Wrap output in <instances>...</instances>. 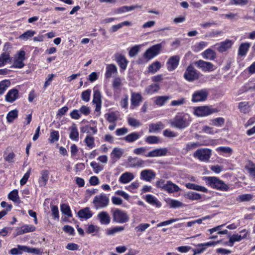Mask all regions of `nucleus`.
I'll return each instance as SVG.
<instances>
[{"mask_svg": "<svg viewBox=\"0 0 255 255\" xmlns=\"http://www.w3.org/2000/svg\"><path fill=\"white\" fill-rule=\"evenodd\" d=\"M35 230V227L31 225H23L16 229V236L20 235L28 232H33Z\"/></svg>", "mask_w": 255, "mask_h": 255, "instance_id": "18", "label": "nucleus"}, {"mask_svg": "<svg viewBox=\"0 0 255 255\" xmlns=\"http://www.w3.org/2000/svg\"><path fill=\"white\" fill-rule=\"evenodd\" d=\"M99 231V228L97 226L90 225L87 228L86 231L88 234L95 235Z\"/></svg>", "mask_w": 255, "mask_h": 255, "instance_id": "53", "label": "nucleus"}, {"mask_svg": "<svg viewBox=\"0 0 255 255\" xmlns=\"http://www.w3.org/2000/svg\"><path fill=\"white\" fill-rule=\"evenodd\" d=\"M239 108L242 113H247L249 111L250 106L248 102H241L239 105Z\"/></svg>", "mask_w": 255, "mask_h": 255, "instance_id": "49", "label": "nucleus"}, {"mask_svg": "<svg viewBox=\"0 0 255 255\" xmlns=\"http://www.w3.org/2000/svg\"><path fill=\"white\" fill-rule=\"evenodd\" d=\"M161 67V64L158 61H155L150 65L148 67V72L154 73L157 72Z\"/></svg>", "mask_w": 255, "mask_h": 255, "instance_id": "39", "label": "nucleus"}, {"mask_svg": "<svg viewBox=\"0 0 255 255\" xmlns=\"http://www.w3.org/2000/svg\"><path fill=\"white\" fill-rule=\"evenodd\" d=\"M140 136L139 133L133 132L128 134L124 137V139L128 142H131L138 139Z\"/></svg>", "mask_w": 255, "mask_h": 255, "instance_id": "34", "label": "nucleus"}, {"mask_svg": "<svg viewBox=\"0 0 255 255\" xmlns=\"http://www.w3.org/2000/svg\"><path fill=\"white\" fill-rule=\"evenodd\" d=\"M212 125L217 127H221L223 126L225 123V120L223 118H218L211 120Z\"/></svg>", "mask_w": 255, "mask_h": 255, "instance_id": "52", "label": "nucleus"}, {"mask_svg": "<svg viewBox=\"0 0 255 255\" xmlns=\"http://www.w3.org/2000/svg\"><path fill=\"white\" fill-rule=\"evenodd\" d=\"M122 86V80L119 77L114 79L113 83V87L115 89H119Z\"/></svg>", "mask_w": 255, "mask_h": 255, "instance_id": "61", "label": "nucleus"}, {"mask_svg": "<svg viewBox=\"0 0 255 255\" xmlns=\"http://www.w3.org/2000/svg\"><path fill=\"white\" fill-rule=\"evenodd\" d=\"M251 46L249 43L245 42L242 43L239 46L238 50V54L240 56H245L249 50V49Z\"/></svg>", "mask_w": 255, "mask_h": 255, "instance_id": "26", "label": "nucleus"}, {"mask_svg": "<svg viewBox=\"0 0 255 255\" xmlns=\"http://www.w3.org/2000/svg\"><path fill=\"white\" fill-rule=\"evenodd\" d=\"M134 178L133 174L129 172H126L123 173L119 178L121 183L126 184L129 183Z\"/></svg>", "mask_w": 255, "mask_h": 255, "instance_id": "20", "label": "nucleus"}, {"mask_svg": "<svg viewBox=\"0 0 255 255\" xmlns=\"http://www.w3.org/2000/svg\"><path fill=\"white\" fill-rule=\"evenodd\" d=\"M35 34V31L30 30H27L20 35L19 38L23 40H27L29 38L32 37Z\"/></svg>", "mask_w": 255, "mask_h": 255, "instance_id": "48", "label": "nucleus"}, {"mask_svg": "<svg viewBox=\"0 0 255 255\" xmlns=\"http://www.w3.org/2000/svg\"><path fill=\"white\" fill-rule=\"evenodd\" d=\"M211 155V150L208 148H204L197 149L193 154L195 158L204 162L209 160Z\"/></svg>", "mask_w": 255, "mask_h": 255, "instance_id": "6", "label": "nucleus"}, {"mask_svg": "<svg viewBox=\"0 0 255 255\" xmlns=\"http://www.w3.org/2000/svg\"><path fill=\"white\" fill-rule=\"evenodd\" d=\"M241 233H245L243 236L238 234H234L232 235L229 240V242L232 244L235 242H239L243 239H245L247 237L248 232L246 230H243L241 231Z\"/></svg>", "mask_w": 255, "mask_h": 255, "instance_id": "25", "label": "nucleus"}, {"mask_svg": "<svg viewBox=\"0 0 255 255\" xmlns=\"http://www.w3.org/2000/svg\"><path fill=\"white\" fill-rule=\"evenodd\" d=\"M201 145V144H200L199 142L188 143L186 144V146L183 148V150H184L187 152L196 148Z\"/></svg>", "mask_w": 255, "mask_h": 255, "instance_id": "43", "label": "nucleus"}, {"mask_svg": "<svg viewBox=\"0 0 255 255\" xmlns=\"http://www.w3.org/2000/svg\"><path fill=\"white\" fill-rule=\"evenodd\" d=\"M21 247H24V246L18 245L16 248H13L11 249L9 253L11 255H21L24 252Z\"/></svg>", "mask_w": 255, "mask_h": 255, "instance_id": "51", "label": "nucleus"}, {"mask_svg": "<svg viewBox=\"0 0 255 255\" xmlns=\"http://www.w3.org/2000/svg\"><path fill=\"white\" fill-rule=\"evenodd\" d=\"M167 150L165 148H157L148 152L146 155V157H157L164 156L166 154Z\"/></svg>", "mask_w": 255, "mask_h": 255, "instance_id": "15", "label": "nucleus"}, {"mask_svg": "<svg viewBox=\"0 0 255 255\" xmlns=\"http://www.w3.org/2000/svg\"><path fill=\"white\" fill-rule=\"evenodd\" d=\"M145 199L146 201L150 204L155 206L156 207H160L161 203L158 200L152 195H147Z\"/></svg>", "mask_w": 255, "mask_h": 255, "instance_id": "27", "label": "nucleus"}, {"mask_svg": "<svg viewBox=\"0 0 255 255\" xmlns=\"http://www.w3.org/2000/svg\"><path fill=\"white\" fill-rule=\"evenodd\" d=\"M180 190V188L175 184L172 183L171 181L166 182V187L165 191L168 193H174L178 192Z\"/></svg>", "mask_w": 255, "mask_h": 255, "instance_id": "24", "label": "nucleus"}, {"mask_svg": "<svg viewBox=\"0 0 255 255\" xmlns=\"http://www.w3.org/2000/svg\"><path fill=\"white\" fill-rule=\"evenodd\" d=\"M246 168L250 174L255 177V165L253 163H249L246 166Z\"/></svg>", "mask_w": 255, "mask_h": 255, "instance_id": "55", "label": "nucleus"}, {"mask_svg": "<svg viewBox=\"0 0 255 255\" xmlns=\"http://www.w3.org/2000/svg\"><path fill=\"white\" fill-rule=\"evenodd\" d=\"M170 98L169 96H158L156 98L154 103L157 106H162L168 100L170 99Z\"/></svg>", "mask_w": 255, "mask_h": 255, "instance_id": "32", "label": "nucleus"}, {"mask_svg": "<svg viewBox=\"0 0 255 255\" xmlns=\"http://www.w3.org/2000/svg\"><path fill=\"white\" fill-rule=\"evenodd\" d=\"M116 61L121 69L125 70L127 68L128 61L124 56L122 55H117Z\"/></svg>", "mask_w": 255, "mask_h": 255, "instance_id": "22", "label": "nucleus"}, {"mask_svg": "<svg viewBox=\"0 0 255 255\" xmlns=\"http://www.w3.org/2000/svg\"><path fill=\"white\" fill-rule=\"evenodd\" d=\"M161 48V44H158L148 49L144 54V57L147 60H150L157 55Z\"/></svg>", "mask_w": 255, "mask_h": 255, "instance_id": "8", "label": "nucleus"}, {"mask_svg": "<svg viewBox=\"0 0 255 255\" xmlns=\"http://www.w3.org/2000/svg\"><path fill=\"white\" fill-rule=\"evenodd\" d=\"M59 132L57 131L51 130L49 141L50 143H54L59 139Z\"/></svg>", "mask_w": 255, "mask_h": 255, "instance_id": "50", "label": "nucleus"}, {"mask_svg": "<svg viewBox=\"0 0 255 255\" xmlns=\"http://www.w3.org/2000/svg\"><path fill=\"white\" fill-rule=\"evenodd\" d=\"M155 175V173L150 169H144L140 172V178L147 182L154 179Z\"/></svg>", "mask_w": 255, "mask_h": 255, "instance_id": "13", "label": "nucleus"}, {"mask_svg": "<svg viewBox=\"0 0 255 255\" xmlns=\"http://www.w3.org/2000/svg\"><path fill=\"white\" fill-rule=\"evenodd\" d=\"M206 180L210 186L217 189L227 191L229 189L228 185L216 177H207Z\"/></svg>", "mask_w": 255, "mask_h": 255, "instance_id": "1", "label": "nucleus"}, {"mask_svg": "<svg viewBox=\"0 0 255 255\" xmlns=\"http://www.w3.org/2000/svg\"><path fill=\"white\" fill-rule=\"evenodd\" d=\"M61 211L64 214L66 215L67 216L72 217V214L69 206L66 204H63L61 206Z\"/></svg>", "mask_w": 255, "mask_h": 255, "instance_id": "47", "label": "nucleus"}, {"mask_svg": "<svg viewBox=\"0 0 255 255\" xmlns=\"http://www.w3.org/2000/svg\"><path fill=\"white\" fill-rule=\"evenodd\" d=\"M113 220L114 222L118 223L123 224L127 223L129 220V216L124 211L119 209H116L113 211Z\"/></svg>", "mask_w": 255, "mask_h": 255, "instance_id": "4", "label": "nucleus"}, {"mask_svg": "<svg viewBox=\"0 0 255 255\" xmlns=\"http://www.w3.org/2000/svg\"><path fill=\"white\" fill-rule=\"evenodd\" d=\"M167 203L171 208H176L183 206L182 202L176 200L169 199Z\"/></svg>", "mask_w": 255, "mask_h": 255, "instance_id": "36", "label": "nucleus"}, {"mask_svg": "<svg viewBox=\"0 0 255 255\" xmlns=\"http://www.w3.org/2000/svg\"><path fill=\"white\" fill-rule=\"evenodd\" d=\"M208 96V92L205 89H203L195 92L193 95L192 101L193 102H198L205 101Z\"/></svg>", "mask_w": 255, "mask_h": 255, "instance_id": "11", "label": "nucleus"}, {"mask_svg": "<svg viewBox=\"0 0 255 255\" xmlns=\"http://www.w3.org/2000/svg\"><path fill=\"white\" fill-rule=\"evenodd\" d=\"M21 248L24 252L31 253L34 254H39L40 253L39 250L36 248H30L25 246H24V247Z\"/></svg>", "mask_w": 255, "mask_h": 255, "instance_id": "54", "label": "nucleus"}, {"mask_svg": "<svg viewBox=\"0 0 255 255\" xmlns=\"http://www.w3.org/2000/svg\"><path fill=\"white\" fill-rule=\"evenodd\" d=\"M8 198L15 203H19L20 202L18 190L16 189L12 190L8 194Z\"/></svg>", "mask_w": 255, "mask_h": 255, "instance_id": "31", "label": "nucleus"}, {"mask_svg": "<svg viewBox=\"0 0 255 255\" xmlns=\"http://www.w3.org/2000/svg\"><path fill=\"white\" fill-rule=\"evenodd\" d=\"M184 196L186 198L192 200H197L201 198V196L199 194L194 192H188L185 194Z\"/></svg>", "mask_w": 255, "mask_h": 255, "instance_id": "37", "label": "nucleus"}, {"mask_svg": "<svg viewBox=\"0 0 255 255\" xmlns=\"http://www.w3.org/2000/svg\"><path fill=\"white\" fill-rule=\"evenodd\" d=\"M184 77L187 81H192L198 79L199 75L195 68L192 65H189L184 74Z\"/></svg>", "mask_w": 255, "mask_h": 255, "instance_id": "9", "label": "nucleus"}, {"mask_svg": "<svg viewBox=\"0 0 255 255\" xmlns=\"http://www.w3.org/2000/svg\"><path fill=\"white\" fill-rule=\"evenodd\" d=\"M248 2L249 0H231L230 4L244 6L247 5Z\"/></svg>", "mask_w": 255, "mask_h": 255, "instance_id": "60", "label": "nucleus"}, {"mask_svg": "<svg viewBox=\"0 0 255 255\" xmlns=\"http://www.w3.org/2000/svg\"><path fill=\"white\" fill-rule=\"evenodd\" d=\"M190 117L188 114L176 116L171 123V125L176 128H185L189 125Z\"/></svg>", "mask_w": 255, "mask_h": 255, "instance_id": "2", "label": "nucleus"}, {"mask_svg": "<svg viewBox=\"0 0 255 255\" xmlns=\"http://www.w3.org/2000/svg\"><path fill=\"white\" fill-rule=\"evenodd\" d=\"M123 153V149L120 148L116 147L112 151L111 153V156L113 158L119 159L122 156Z\"/></svg>", "mask_w": 255, "mask_h": 255, "instance_id": "41", "label": "nucleus"}, {"mask_svg": "<svg viewBox=\"0 0 255 255\" xmlns=\"http://www.w3.org/2000/svg\"><path fill=\"white\" fill-rule=\"evenodd\" d=\"M79 111L81 115L83 114L85 116L88 115L90 113V108L88 106H84V105L82 106L80 108V109Z\"/></svg>", "mask_w": 255, "mask_h": 255, "instance_id": "62", "label": "nucleus"}, {"mask_svg": "<svg viewBox=\"0 0 255 255\" xmlns=\"http://www.w3.org/2000/svg\"><path fill=\"white\" fill-rule=\"evenodd\" d=\"M10 82L9 80H5L0 82V94H2L10 86Z\"/></svg>", "mask_w": 255, "mask_h": 255, "instance_id": "44", "label": "nucleus"}, {"mask_svg": "<svg viewBox=\"0 0 255 255\" xmlns=\"http://www.w3.org/2000/svg\"><path fill=\"white\" fill-rule=\"evenodd\" d=\"M109 203V197L105 194L96 196L93 203L96 209L103 208L108 206Z\"/></svg>", "mask_w": 255, "mask_h": 255, "instance_id": "5", "label": "nucleus"}, {"mask_svg": "<svg viewBox=\"0 0 255 255\" xmlns=\"http://www.w3.org/2000/svg\"><path fill=\"white\" fill-rule=\"evenodd\" d=\"M18 91L16 89H12L8 91L5 96L6 101L12 103L17 99Z\"/></svg>", "mask_w": 255, "mask_h": 255, "instance_id": "17", "label": "nucleus"}, {"mask_svg": "<svg viewBox=\"0 0 255 255\" xmlns=\"http://www.w3.org/2000/svg\"><path fill=\"white\" fill-rule=\"evenodd\" d=\"M145 140L147 143L150 144L156 143L159 141L158 137L155 136H148L146 137Z\"/></svg>", "mask_w": 255, "mask_h": 255, "instance_id": "57", "label": "nucleus"}, {"mask_svg": "<svg viewBox=\"0 0 255 255\" xmlns=\"http://www.w3.org/2000/svg\"><path fill=\"white\" fill-rule=\"evenodd\" d=\"M91 95V90H87L83 91L81 94L82 100L86 102H88L90 100Z\"/></svg>", "mask_w": 255, "mask_h": 255, "instance_id": "56", "label": "nucleus"}, {"mask_svg": "<svg viewBox=\"0 0 255 255\" xmlns=\"http://www.w3.org/2000/svg\"><path fill=\"white\" fill-rule=\"evenodd\" d=\"M78 216L81 218L89 219L92 216V213L88 208L80 210L78 212Z\"/></svg>", "mask_w": 255, "mask_h": 255, "instance_id": "28", "label": "nucleus"}, {"mask_svg": "<svg viewBox=\"0 0 255 255\" xmlns=\"http://www.w3.org/2000/svg\"><path fill=\"white\" fill-rule=\"evenodd\" d=\"M203 57L208 60H214L216 57L215 52L211 49H208L202 53Z\"/></svg>", "mask_w": 255, "mask_h": 255, "instance_id": "30", "label": "nucleus"}, {"mask_svg": "<svg viewBox=\"0 0 255 255\" xmlns=\"http://www.w3.org/2000/svg\"><path fill=\"white\" fill-rule=\"evenodd\" d=\"M136 8H141V6L139 5H132V6H123V7L120 8L119 9H118L117 10V13H124V12H126L127 11L132 10Z\"/></svg>", "mask_w": 255, "mask_h": 255, "instance_id": "40", "label": "nucleus"}, {"mask_svg": "<svg viewBox=\"0 0 255 255\" xmlns=\"http://www.w3.org/2000/svg\"><path fill=\"white\" fill-rule=\"evenodd\" d=\"M147 149L145 147H139L134 149L133 153L136 155H143L146 156Z\"/></svg>", "mask_w": 255, "mask_h": 255, "instance_id": "59", "label": "nucleus"}, {"mask_svg": "<svg viewBox=\"0 0 255 255\" xmlns=\"http://www.w3.org/2000/svg\"><path fill=\"white\" fill-rule=\"evenodd\" d=\"M125 230L124 227L117 226L114 228H110L107 230L106 234L109 236H112L115 234L121 232Z\"/></svg>", "mask_w": 255, "mask_h": 255, "instance_id": "33", "label": "nucleus"}, {"mask_svg": "<svg viewBox=\"0 0 255 255\" xmlns=\"http://www.w3.org/2000/svg\"><path fill=\"white\" fill-rule=\"evenodd\" d=\"M117 66L113 64H109L106 67V72L105 73V77L107 78H110L112 76L117 73Z\"/></svg>", "mask_w": 255, "mask_h": 255, "instance_id": "21", "label": "nucleus"}, {"mask_svg": "<svg viewBox=\"0 0 255 255\" xmlns=\"http://www.w3.org/2000/svg\"><path fill=\"white\" fill-rule=\"evenodd\" d=\"M233 41L231 40L227 39L218 44V50L220 52H224L231 48Z\"/></svg>", "mask_w": 255, "mask_h": 255, "instance_id": "16", "label": "nucleus"}, {"mask_svg": "<svg viewBox=\"0 0 255 255\" xmlns=\"http://www.w3.org/2000/svg\"><path fill=\"white\" fill-rule=\"evenodd\" d=\"M9 61V55L7 52H4L0 56V66H3Z\"/></svg>", "mask_w": 255, "mask_h": 255, "instance_id": "46", "label": "nucleus"}, {"mask_svg": "<svg viewBox=\"0 0 255 255\" xmlns=\"http://www.w3.org/2000/svg\"><path fill=\"white\" fill-rule=\"evenodd\" d=\"M48 172L46 170H43L41 172V177H40L39 182L41 186H44L47 180H48Z\"/></svg>", "mask_w": 255, "mask_h": 255, "instance_id": "35", "label": "nucleus"}, {"mask_svg": "<svg viewBox=\"0 0 255 255\" xmlns=\"http://www.w3.org/2000/svg\"><path fill=\"white\" fill-rule=\"evenodd\" d=\"M218 110L209 106H200L194 108V114L197 117H206L218 112Z\"/></svg>", "mask_w": 255, "mask_h": 255, "instance_id": "3", "label": "nucleus"}, {"mask_svg": "<svg viewBox=\"0 0 255 255\" xmlns=\"http://www.w3.org/2000/svg\"><path fill=\"white\" fill-rule=\"evenodd\" d=\"M25 52L23 50L18 52L14 57L12 67L17 68H22L24 66L23 63L25 59Z\"/></svg>", "mask_w": 255, "mask_h": 255, "instance_id": "7", "label": "nucleus"}, {"mask_svg": "<svg viewBox=\"0 0 255 255\" xmlns=\"http://www.w3.org/2000/svg\"><path fill=\"white\" fill-rule=\"evenodd\" d=\"M85 141L88 147L92 148L94 146V138L93 137L87 136Z\"/></svg>", "mask_w": 255, "mask_h": 255, "instance_id": "64", "label": "nucleus"}, {"mask_svg": "<svg viewBox=\"0 0 255 255\" xmlns=\"http://www.w3.org/2000/svg\"><path fill=\"white\" fill-rule=\"evenodd\" d=\"M253 196L252 194H242L237 198L236 200L240 202H247L251 201L253 199Z\"/></svg>", "mask_w": 255, "mask_h": 255, "instance_id": "38", "label": "nucleus"}, {"mask_svg": "<svg viewBox=\"0 0 255 255\" xmlns=\"http://www.w3.org/2000/svg\"><path fill=\"white\" fill-rule=\"evenodd\" d=\"M93 103L96 104L95 111L96 112H99L101 109L102 101L101 93L98 90L94 92Z\"/></svg>", "mask_w": 255, "mask_h": 255, "instance_id": "14", "label": "nucleus"}, {"mask_svg": "<svg viewBox=\"0 0 255 255\" xmlns=\"http://www.w3.org/2000/svg\"><path fill=\"white\" fill-rule=\"evenodd\" d=\"M18 115V112L17 110H14L9 112L6 117L7 122L11 123L16 119Z\"/></svg>", "mask_w": 255, "mask_h": 255, "instance_id": "45", "label": "nucleus"}, {"mask_svg": "<svg viewBox=\"0 0 255 255\" xmlns=\"http://www.w3.org/2000/svg\"><path fill=\"white\" fill-rule=\"evenodd\" d=\"M186 187L190 189H192L196 191H202L203 192H207V189L205 187L196 185L193 183H188L186 184Z\"/></svg>", "mask_w": 255, "mask_h": 255, "instance_id": "29", "label": "nucleus"}, {"mask_svg": "<svg viewBox=\"0 0 255 255\" xmlns=\"http://www.w3.org/2000/svg\"><path fill=\"white\" fill-rule=\"evenodd\" d=\"M70 137L71 139L77 141L79 138V133L77 128H72L70 133Z\"/></svg>", "mask_w": 255, "mask_h": 255, "instance_id": "58", "label": "nucleus"}, {"mask_svg": "<svg viewBox=\"0 0 255 255\" xmlns=\"http://www.w3.org/2000/svg\"><path fill=\"white\" fill-rule=\"evenodd\" d=\"M98 218L102 224H109L111 221L109 215L106 212H102L98 214Z\"/></svg>", "mask_w": 255, "mask_h": 255, "instance_id": "23", "label": "nucleus"}, {"mask_svg": "<svg viewBox=\"0 0 255 255\" xmlns=\"http://www.w3.org/2000/svg\"><path fill=\"white\" fill-rule=\"evenodd\" d=\"M141 102V96L138 93H133L131 97V108L137 107Z\"/></svg>", "mask_w": 255, "mask_h": 255, "instance_id": "19", "label": "nucleus"}, {"mask_svg": "<svg viewBox=\"0 0 255 255\" xmlns=\"http://www.w3.org/2000/svg\"><path fill=\"white\" fill-rule=\"evenodd\" d=\"M195 65L202 71L205 72H211L215 69V66L211 62L199 60L195 62Z\"/></svg>", "mask_w": 255, "mask_h": 255, "instance_id": "10", "label": "nucleus"}, {"mask_svg": "<svg viewBox=\"0 0 255 255\" xmlns=\"http://www.w3.org/2000/svg\"><path fill=\"white\" fill-rule=\"evenodd\" d=\"M51 209L52 214L55 219L59 218V210L57 206L52 205H51Z\"/></svg>", "mask_w": 255, "mask_h": 255, "instance_id": "63", "label": "nucleus"}, {"mask_svg": "<svg viewBox=\"0 0 255 255\" xmlns=\"http://www.w3.org/2000/svg\"><path fill=\"white\" fill-rule=\"evenodd\" d=\"M159 89V86L157 84H152L148 86L145 90L148 94H152L157 92Z\"/></svg>", "mask_w": 255, "mask_h": 255, "instance_id": "42", "label": "nucleus"}, {"mask_svg": "<svg viewBox=\"0 0 255 255\" xmlns=\"http://www.w3.org/2000/svg\"><path fill=\"white\" fill-rule=\"evenodd\" d=\"M180 60L179 55H175L169 58L167 62V68L168 71H172L175 70L178 65Z\"/></svg>", "mask_w": 255, "mask_h": 255, "instance_id": "12", "label": "nucleus"}]
</instances>
